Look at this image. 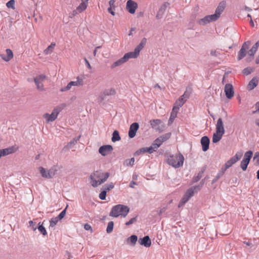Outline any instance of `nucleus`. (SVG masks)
Returning a JSON list of instances; mask_svg holds the SVG:
<instances>
[{
    "instance_id": "obj_49",
    "label": "nucleus",
    "mask_w": 259,
    "mask_h": 259,
    "mask_svg": "<svg viewBox=\"0 0 259 259\" xmlns=\"http://www.w3.org/2000/svg\"><path fill=\"white\" fill-rule=\"evenodd\" d=\"M253 161L256 164L259 165V152H256L255 153Z\"/></svg>"
},
{
    "instance_id": "obj_59",
    "label": "nucleus",
    "mask_w": 259,
    "mask_h": 259,
    "mask_svg": "<svg viewBox=\"0 0 259 259\" xmlns=\"http://www.w3.org/2000/svg\"><path fill=\"white\" fill-rule=\"evenodd\" d=\"M255 108L256 109L255 112L259 111V101L255 104Z\"/></svg>"
},
{
    "instance_id": "obj_46",
    "label": "nucleus",
    "mask_w": 259,
    "mask_h": 259,
    "mask_svg": "<svg viewBox=\"0 0 259 259\" xmlns=\"http://www.w3.org/2000/svg\"><path fill=\"white\" fill-rule=\"evenodd\" d=\"M146 149H147V147L142 148L139 149L138 150H137L136 152V154L138 155L143 154L145 152H147Z\"/></svg>"
},
{
    "instance_id": "obj_54",
    "label": "nucleus",
    "mask_w": 259,
    "mask_h": 259,
    "mask_svg": "<svg viewBox=\"0 0 259 259\" xmlns=\"http://www.w3.org/2000/svg\"><path fill=\"white\" fill-rule=\"evenodd\" d=\"M66 214V209L63 210L57 217V218L59 220L62 219Z\"/></svg>"
},
{
    "instance_id": "obj_11",
    "label": "nucleus",
    "mask_w": 259,
    "mask_h": 259,
    "mask_svg": "<svg viewBox=\"0 0 259 259\" xmlns=\"http://www.w3.org/2000/svg\"><path fill=\"white\" fill-rule=\"evenodd\" d=\"M46 78V76L44 74L39 75L34 78V80L38 90L40 91H43L44 90V85L42 82Z\"/></svg>"
},
{
    "instance_id": "obj_61",
    "label": "nucleus",
    "mask_w": 259,
    "mask_h": 259,
    "mask_svg": "<svg viewBox=\"0 0 259 259\" xmlns=\"http://www.w3.org/2000/svg\"><path fill=\"white\" fill-rule=\"evenodd\" d=\"M253 47L257 50L258 48L259 47V40L256 42V44L253 46Z\"/></svg>"
},
{
    "instance_id": "obj_25",
    "label": "nucleus",
    "mask_w": 259,
    "mask_h": 259,
    "mask_svg": "<svg viewBox=\"0 0 259 259\" xmlns=\"http://www.w3.org/2000/svg\"><path fill=\"white\" fill-rule=\"evenodd\" d=\"M226 2L224 1L221 2L219 6H218L217 8L216 9L215 14L218 15L219 18H220L221 14L224 10L225 7H226Z\"/></svg>"
},
{
    "instance_id": "obj_58",
    "label": "nucleus",
    "mask_w": 259,
    "mask_h": 259,
    "mask_svg": "<svg viewBox=\"0 0 259 259\" xmlns=\"http://www.w3.org/2000/svg\"><path fill=\"white\" fill-rule=\"evenodd\" d=\"M84 228L86 230H91V231H92V229L91 226L89 224H85L84 225Z\"/></svg>"
},
{
    "instance_id": "obj_23",
    "label": "nucleus",
    "mask_w": 259,
    "mask_h": 259,
    "mask_svg": "<svg viewBox=\"0 0 259 259\" xmlns=\"http://www.w3.org/2000/svg\"><path fill=\"white\" fill-rule=\"evenodd\" d=\"M201 144L203 151H207L209 148V139L207 137L204 136L201 139Z\"/></svg>"
},
{
    "instance_id": "obj_20",
    "label": "nucleus",
    "mask_w": 259,
    "mask_h": 259,
    "mask_svg": "<svg viewBox=\"0 0 259 259\" xmlns=\"http://www.w3.org/2000/svg\"><path fill=\"white\" fill-rule=\"evenodd\" d=\"M140 53L135 49L134 52L127 53L123 56L126 62L131 58H136L139 55Z\"/></svg>"
},
{
    "instance_id": "obj_12",
    "label": "nucleus",
    "mask_w": 259,
    "mask_h": 259,
    "mask_svg": "<svg viewBox=\"0 0 259 259\" xmlns=\"http://www.w3.org/2000/svg\"><path fill=\"white\" fill-rule=\"evenodd\" d=\"M1 58L6 62L10 61L14 57L12 51L10 49H7L4 53L0 54Z\"/></svg>"
},
{
    "instance_id": "obj_38",
    "label": "nucleus",
    "mask_w": 259,
    "mask_h": 259,
    "mask_svg": "<svg viewBox=\"0 0 259 259\" xmlns=\"http://www.w3.org/2000/svg\"><path fill=\"white\" fill-rule=\"evenodd\" d=\"M249 163V162H248L246 160H245L244 159H243L241 161L240 166L243 170L245 171L246 170Z\"/></svg>"
},
{
    "instance_id": "obj_19",
    "label": "nucleus",
    "mask_w": 259,
    "mask_h": 259,
    "mask_svg": "<svg viewBox=\"0 0 259 259\" xmlns=\"http://www.w3.org/2000/svg\"><path fill=\"white\" fill-rule=\"evenodd\" d=\"M185 95V93L183 95L181 96L178 100L176 101L175 106L173 107V111H175L176 110H179V108L185 103L186 100L184 98Z\"/></svg>"
},
{
    "instance_id": "obj_60",
    "label": "nucleus",
    "mask_w": 259,
    "mask_h": 259,
    "mask_svg": "<svg viewBox=\"0 0 259 259\" xmlns=\"http://www.w3.org/2000/svg\"><path fill=\"white\" fill-rule=\"evenodd\" d=\"M85 64L87 66V67L89 68V69H91V66L90 64V63L89 62V61L86 59H85Z\"/></svg>"
},
{
    "instance_id": "obj_45",
    "label": "nucleus",
    "mask_w": 259,
    "mask_h": 259,
    "mask_svg": "<svg viewBox=\"0 0 259 259\" xmlns=\"http://www.w3.org/2000/svg\"><path fill=\"white\" fill-rule=\"evenodd\" d=\"M135 162L134 158H132L130 159L126 160L125 161V164L127 166H133Z\"/></svg>"
},
{
    "instance_id": "obj_47",
    "label": "nucleus",
    "mask_w": 259,
    "mask_h": 259,
    "mask_svg": "<svg viewBox=\"0 0 259 259\" xmlns=\"http://www.w3.org/2000/svg\"><path fill=\"white\" fill-rule=\"evenodd\" d=\"M80 137L77 139H74L72 141H71L70 142H69L67 146L68 148H70L72 147V145H75L77 143V141L79 140Z\"/></svg>"
},
{
    "instance_id": "obj_56",
    "label": "nucleus",
    "mask_w": 259,
    "mask_h": 259,
    "mask_svg": "<svg viewBox=\"0 0 259 259\" xmlns=\"http://www.w3.org/2000/svg\"><path fill=\"white\" fill-rule=\"evenodd\" d=\"M136 221V218H132L129 221L127 222L126 223H125V225L126 226H129L130 225H132L133 224L134 222H135Z\"/></svg>"
},
{
    "instance_id": "obj_52",
    "label": "nucleus",
    "mask_w": 259,
    "mask_h": 259,
    "mask_svg": "<svg viewBox=\"0 0 259 259\" xmlns=\"http://www.w3.org/2000/svg\"><path fill=\"white\" fill-rule=\"evenodd\" d=\"M157 149L152 144L150 147H147V152L152 153L155 151Z\"/></svg>"
},
{
    "instance_id": "obj_27",
    "label": "nucleus",
    "mask_w": 259,
    "mask_h": 259,
    "mask_svg": "<svg viewBox=\"0 0 259 259\" xmlns=\"http://www.w3.org/2000/svg\"><path fill=\"white\" fill-rule=\"evenodd\" d=\"M126 62V61L125 60L124 57L121 58L120 59H118V60L114 62L112 65H111V68H114L117 66H120L122 64Z\"/></svg>"
},
{
    "instance_id": "obj_18",
    "label": "nucleus",
    "mask_w": 259,
    "mask_h": 259,
    "mask_svg": "<svg viewBox=\"0 0 259 259\" xmlns=\"http://www.w3.org/2000/svg\"><path fill=\"white\" fill-rule=\"evenodd\" d=\"M139 127V124L137 122L132 123L128 131V136L131 138H134L136 134V132Z\"/></svg>"
},
{
    "instance_id": "obj_9",
    "label": "nucleus",
    "mask_w": 259,
    "mask_h": 259,
    "mask_svg": "<svg viewBox=\"0 0 259 259\" xmlns=\"http://www.w3.org/2000/svg\"><path fill=\"white\" fill-rule=\"evenodd\" d=\"M170 136V134H167L160 136L153 142L152 145L157 149L161 145L163 142L169 138Z\"/></svg>"
},
{
    "instance_id": "obj_40",
    "label": "nucleus",
    "mask_w": 259,
    "mask_h": 259,
    "mask_svg": "<svg viewBox=\"0 0 259 259\" xmlns=\"http://www.w3.org/2000/svg\"><path fill=\"white\" fill-rule=\"evenodd\" d=\"M113 222L111 221L108 223L106 229L107 233H110L113 231Z\"/></svg>"
},
{
    "instance_id": "obj_34",
    "label": "nucleus",
    "mask_w": 259,
    "mask_h": 259,
    "mask_svg": "<svg viewBox=\"0 0 259 259\" xmlns=\"http://www.w3.org/2000/svg\"><path fill=\"white\" fill-rule=\"evenodd\" d=\"M38 227L37 229L39 232L42 234L44 236H46L47 235V232L45 229V228L43 226L42 224H40V223L38 224Z\"/></svg>"
},
{
    "instance_id": "obj_50",
    "label": "nucleus",
    "mask_w": 259,
    "mask_h": 259,
    "mask_svg": "<svg viewBox=\"0 0 259 259\" xmlns=\"http://www.w3.org/2000/svg\"><path fill=\"white\" fill-rule=\"evenodd\" d=\"M257 50L253 46L252 48L249 51L248 55L250 56H253Z\"/></svg>"
},
{
    "instance_id": "obj_48",
    "label": "nucleus",
    "mask_w": 259,
    "mask_h": 259,
    "mask_svg": "<svg viewBox=\"0 0 259 259\" xmlns=\"http://www.w3.org/2000/svg\"><path fill=\"white\" fill-rule=\"evenodd\" d=\"M253 72V69L251 68H246L243 70L244 74L247 75Z\"/></svg>"
},
{
    "instance_id": "obj_53",
    "label": "nucleus",
    "mask_w": 259,
    "mask_h": 259,
    "mask_svg": "<svg viewBox=\"0 0 259 259\" xmlns=\"http://www.w3.org/2000/svg\"><path fill=\"white\" fill-rule=\"evenodd\" d=\"M220 54V51H218L216 50H212L210 51V55L212 56L217 57Z\"/></svg>"
},
{
    "instance_id": "obj_8",
    "label": "nucleus",
    "mask_w": 259,
    "mask_h": 259,
    "mask_svg": "<svg viewBox=\"0 0 259 259\" xmlns=\"http://www.w3.org/2000/svg\"><path fill=\"white\" fill-rule=\"evenodd\" d=\"M83 84V81L82 78L78 76L76 77V81H71L69 82L66 87H65L63 88H62L61 89V92L67 91L70 90L72 86H81V85H82Z\"/></svg>"
},
{
    "instance_id": "obj_30",
    "label": "nucleus",
    "mask_w": 259,
    "mask_h": 259,
    "mask_svg": "<svg viewBox=\"0 0 259 259\" xmlns=\"http://www.w3.org/2000/svg\"><path fill=\"white\" fill-rule=\"evenodd\" d=\"M147 42V39L146 38H143L140 44L135 48L140 53L141 50L143 49V48L145 46Z\"/></svg>"
},
{
    "instance_id": "obj_6",
    "label": "nucleus",
    "mask_w": 259,
    "mask_h": 259,
    "mask_svg": "<svg viewBox=\"0 0 259 259\" xmlns=\"http://www.w3.org/2000/svg\"><path fill=\"white\" fill-rule=\"evenodd\" d=\"M64 105L55 107L51 114L46 113L44 115V117L46 119L47 122L54 121L57 118L59 113L63 109Z\"/></svg>"
},
{
    "instance_id": "obj_21",
    "label": "nucleus",
    "mask_w": 259,
    "mask_h": 259,
    "mask_svg": "<svg viewBox=\"0 0 259 259\" xmlns=\"http://www.w3.org/2000/svg\"><path fill=\"white\" fill-rule=\"evenodd\" d=\"M216 132L223 135L225 133V129L223 125L222 119L220 118L217 121L216 124Z\"/></svg>"
},
{
    "instance_id": "obj_2",
    "label": "nucleus",
    "mask_w": 259,
    "mask_h": 259,
    "mask_svg": "<svg viewBox=\"0 0 259 259\" xmlns=\"http://www.w3.org/2000/svg\"><path fill=\"white\" fill-rule=\"evenodd\" d=\"M130 211V208L125 205L117 204L113 206L110 212V215L117 218L120 215L125 217Z\"/></svg>"
},
{
    "instance_id": "obj_39",
    "label": "nucleus",
    "mask_w": 259,
    "mask_h": 259,
    "mask_svg": "<svg viewBox=\"0 0 259 259\" xmlns=\"http://www.w3.org/2000/svg\"><path fill=\"white\" fill-rule=\"evenodd\" d=\"M59 221V220L57 217L51 219L50 221V227H54Z\"/></svg>"
},
{
    "instance_id": "obj_42",
    "label": "nucleus",
    "mask_w": 259,
    "mask_h": 259,
    "mask_svg": "<svg viewBox=\"0 0 259 259\" xmlns=\"http://www.w3.org/2000/svg\"><path fill=\"white\" fill-rule=\"evenodd\" d=\"M15 0H10L7 4L6 6L8 8H12V9H15Z\"/></svg>"
},
{
    "instance_id": "obj_7",
    "label": "nucleus",
    "mask_w": 259,
    "mask_h": 259,
    "mask_svg": "<svg viewBox=\"0 0 259 259\" xmlns=\"http://www.w3.org/2000/svg\"><path fill=\"white\" fill-rule=\"evenodd\" d=\"M195 189L196 188L195 187H192L186 191L179 202L178 205L179 207L183 206L189 200V199L193 196Z\"/></svg>"
},
{
    "instance_id": "obj_3",
    "label": "nucleus",
    "mask_w": 259,
    "mask_h": 259,
    "mask_svg": "<svg viewBox=\"0 0 259 259\" xmlns=\"http://www.w3.org/2000/svg\"><path fill=\"white\" fill-rule=\"evenodd\" d=\"M184 157L182 154L179 153L175 155H170L167 159L168 164L177 168L183 165Z\"/></svg>"
},
{
    "instance_id": "obj_26",
    "label": "nucleus",
    "mask_w": 259,
    "mask_h": 259,
    "mask_svg": "<svg viewBox=\"0 0 259 259\" xmlns=\"http://www.w3.org/2000/svg\"><path fill=\"white\" fill-rule=\"evenodd\" d=\"M258 83V80L256 78H253L249 82L247 88L249 90L253 89L256 87Z\"/></svg>"
},
{
    "instance_id": "obj_33",
    "label": "nucleus",
    "mask_w": 259,
    "mask_h": 259,
    "mask_svg": "<svg viewBox=\"0 0 259 259\" xmlns=\"http://www.w3.org/2000/svg\"><path fill=\"white\" fill-rule=\"evenodd\" d=\"M252 154H253V153H252V152L251 151H247L245 153V154L244 155V158H243V159L249 162L251 158L252 157Z\"/></svg>"
},
{
    "instance_id": "obj_63",
    "label": "nucleus",
    "mask_w": 259,
    "mask_h": 259,
    "mask_svg": "<svg viewBox=\"0 0 259 259\" xmlns=\"http://www.w3.org/2000/svg\"><path fill=\"white\" fill-rule=\"evenodd\" d=\"M100 48V47H96V49H95V50H94V53H93V54H94V56H96V54H97V50L98 49Z\"/></svg>"
},
{
    "instance_id": "obj_41",
    "label": "nucleus",
    "mask_w": 259,
    "mask_h": 259,
    "mask_svg": "<svg viewBox=\"0 0 259 259\" xmlns=\"http://www.w3.org/2000/svg\"><path fill=\"white\" fill-rule=\"evenodd\" d=\"M115 93V90L113 88L110 89L109 90H106L104 92V94L106 96L114 95Z\"/></svg>"
},
{
    "instance_id": "obj_44",
    "label": "nucleus",
    "mask_w": 259,
    "mask_h": 259,
    "mask_svg": "<svg viewBox=\"0 0 259 259\" xmlns=\"http://www.w3.org/2000/svg\"><path fill=\"white\" fill-rule=\"evenodd\" d=\"M29 227L34 231L37 228L36 223H34L33 221H30L29 222Z\"/></svg>"
},
{
    "instance_id": "obj_36",
    "label": "nucleus",
    "mask_w": 259,
    "mask_h": 259,
    "mask_svg": "<svg viewBox=\"0 0 259 259\" xmlns=\"http://www.w3.org/2000/svg\"><path fill=\"white\" fill-rule=\"evenodd\" d=\"M209 20L208 19V16H205V17H204L202 19H200L199 21H198V23L200 25H205L208 23H209Z\"/></svg>"
},
{
    "instance_id": "obj_17",
    "label": "nucleus",
    "mask_w": 259,
    "mask_h": 259,
    "mask_svg": "<svg viewBox=\"0 0 259 259\" xmlns=\"http://www.w3.org/2000/svg\"><path fill=\"white\" fill-rule=\"evenodd\" d=\"M113 150V148L111 145H104L100 147L99 152L103 156H106L110 153Z\"/></svg>"
},
{
    "instance_id": "obj_43",
    "label": "nucleus",
    "mask_w": 259,
    "mask_h": 259,
    "mask_svg": "<svg viewBox=\"0 0 259 259\" xmlns=\"http://www.w3.org/2000/svg\"><path fill=\"white\" fill-rule=\"evenodd\" d=\"M209 22L215 21L218 20L219 18L215 13L212 15H207Z\"/></svg>"
},
{
    "instance_id": "obj_57",
    "label": "nucleus",
    "mask_w": 259,
    "mask_h": 259,
    "mask_svg": "<svg viewBox=\"0 0 259 259\" xmlns=\"http://www.w3.org/2000/svg\"><path fill=\"white\" fill-rule=\"evenodd\" d=\"M78 13V11L76 10H74L72 11L71 13L70 14L69 17L70 18H73L75 16H76Z\"/></svg>"
},
{
    "instance_id": "obj_51",
    "label": "nucleus",
    "mask_w": 259,
    "mask_h": 259,
    "mask_svg": "<svg viewBox=\"0 0 259 259\" xmlns=\"http://www.w3.org/2000/svg\"><path fill=\"white\" fill-rule=\"evenodd\" d=\"M107 191L106 190H104L102 191L99 194V198L101 200H105L106 196Z\"/></svg>"
},
{
    "instance_id": "obj_16",
    "label": "nucleus",
    "mask_w": 259,
    "mask_h": 259,
    "mask_svg": "<svg viewBox=\"0 0 259 259\" xmlns=\"http://www.w3.org/2000/svg\"><path fill=\"white\" fill-rule=\"evenodd\" d=\"M224 91L227 98L231 99L234 95L233 85L230 83H227L225 86Z\"/></svg>"
},
{
    "instance_id": "obj_28",
    "label": "nucleus",
    "mask_w": 259,
    "mask_h": 259,
    "mask_svg": "<svg viewBox=\"0 0 259 259\" xmlns=\"http://www.w3.org/2000/svg\"><path fill=\"white\" fill-rule=\"evenodd\" d=\"M88 2L81 1V4L76 8L78 13H81L87 9Z\"/></svg>"
},
{
    "instance_id": "obj_31",
    "label": "nucleus",
    "mask_w": 259,
    "mask_h": 259,
    "mask_svg": "<svg viewBox=\"0 0 259 259\" xmlns=\"http://www.w3.org/2000/svg\"><path fill=\"white\" fill-rule=\"evenodd\" d=\"M120 140L119 132L117 131H114L112 134V141L113 142L118 141Z\"/></svg>"
},
{
    "instance_id": "obj_29",
    "label": "nucleus",
    "mask_w": 259,
    "mask_h": 259,
    "mask_svg": "<svg viewBox=\"0 0 259 259\" xmlns=\"http://www.w3.org/2000/svg\"><path fill=\"white\" fill-rule=\"evenodd\" d=\"M223 135V134L221 133H218V132H216L213 135L212 142L213 143L218 142L222 139Z\"/></svg>"
},
{
    "instance_id": "obj_22",
    "label": "nucleus",
    "mask_w": 259,
    "mask_h": 259,
    "mask_svg": "<svg viewBox=\"0 0 259 259\" xmlns=\"http://www.w3.org/2000/svg\"><path fill=\"white\" fill-rule=\"evenodd\" d=\"M139 243L146 247H149L151 245V241L148 236H146L143 238L139 240Z\"/></svg>"
},
{
    "instance_id": "obj_4",
    "label": "nucleus",
    "mask_w": 259,
    "mask_h": 259,
    "mask_svg": "<svg viewBox=\"0 0 259 259\" xmlns=\"http://www.w3.org/2000/svg\"><path fill=\"white\" fill-rule=\"evenodd\" d=\"M243 155V152L242 151L237 152L235 155L231 158L228 161L226 162L225 164V167L222 168L220 172L222 175H223L225 171L230 167L232 165L235 164L237 161L239 160Z\"/></svg>"
},
{
    "instance_id": "obj_24",
    "label": "nucleus",
    "mask_w": 259,
    "mask_h": 259,
    "mask_svg": "<svg viewBox=\"0 0 259 259\" xmlns=\"http://www.w3.org/2000/svg\"><path fill=\"white\" fill-rule=\"evenodd\" d=\"M109 7L108 8V12L112 16L115 15V11L116 8L115 0H110L109 2Z\"/></svg>"
},
{
    "instance_id": "obj_62",
    "label": "nucleus",
    "mask_w": 259,
    "mask_h": 259,
    "mask_svg": "<svg viewBox=\"0 0 259 259\" xmlns=\"http://www.w3.org/2000/svg\"><path fill=\"white\" fill-rule=\"evenodd\" d=\"M136 185V183L133 181H132L131 183H130V187H132V188H134V186Z\"/></svg>"
},
{
    "instance_id": "obj_13",
    "label": "nucleus",
    "mask_w": 259,
    "mask_h": 259,
    "mask_svg": "<svg viewBox=\"0 0 259 259\" xmlns=\"http://www.w3.org/2000/svg\"><path fill=\"white\" fill-rule=\"evenodd\" d=\"M138 8V4L136 2L128 0L126 3V9L131 14H134Z\"/></svg>"
},
{
    "instance_id": "obj_1",
    "label": "nucleus",
    "mask_w": 259,
    "mask_h": 259,
    "mask_svg": "<svg viewBox=\"0 0 259 259\" xmlns=\"http://www.w3.org/2000/svg\"><path fill=\"white\" fill-rule=\"evenodd\" d=\"M109 177L108 172H103L101 170L95 171L90 176L91 184L93 187H96L106 181Z\"/></svg>"
},
{
    "instance_id": "obj_10",
    "label": "nucleus",
    "mask_w": 259,
    "mask_h": 259,
    "mask_svg": "<svg viewBox=\"0 0 259 259\" xmlns=\"http://www.w3.org/2000/svg\"><path fill=\"white\" fill-rule=\"evenodd\" d=\"M16 146H11L5 149H0V158L2 156H5L14 153L18 150Z\"/></svg>"
},
{
    "instance_id": "obj_5",
    "label": "nucleus",
    "mask_w": 259,
    "mask_h": 259,
    "mask_svg": "<svg viewBox=\"0 0 259 259\" xmlns=\"http://www.w3.org/2000/svg\"><path fill=\"white\" fill-rule=\"evenodd\" d=\"M38 169L41 176L47 179L54 178L58 171L56 166H53L49 169H46L42 167H39Z\"/></svg>"
},
{
    "instance_id": "obj_55",
    "label": "nucleus",
    "mask_w": 259,
    "mask_h": 259,
    "mask_svg": "<svg viewBox=\"0 0 259 259\" xmlns=\"http://www.w3.org/2000/svg\"><path fill=\"white\" fill-rule=\"evenodd\" d=\"M113 188H114V184L112 183H110L106 186L105 190H106V191H109V190L112 189Z\"/></svg>"
},
{
    "instance_id": "obj_15",
    "label": "nucleus",
    "mask_w": 259,
    "mask_h": 259,
    "mask_svg": "<svg viewBox=\"0 0 259 259\" xmlns=\"http://www.w3.org/2000/svg\"><path fill=\"white\" fill-rule=\"evenodd\" d=\"M250 45L249 42H244L240 50L239 51L238 54V60H240L244 58L246 55L247 50L248 49V47Z\"/></svg>"
},
{
    "instance_id": "obj_32",
    "label": "nucleus",
    "mask_w": 259,
    "mask_h": 259,
    "mask_svg": "<svg viewBox=\"0 0 259 259\" xmlns=\"http://www.w3.org/2000/svg\"><path fill=\"white\" fill-rule=\"evenodd\" d=\"M55 46V44L52 43L46 49L44 50L45 54H51L54 50Z\"/></svg>"
},
{
    "instance_id": "obj_64",
    "label": "nucleus",
    "mask_w": 259,
    "mask_h": 259,
    "mask_svg": "<svg viewBox=\"0 0 259 259\" xmlns=\"http://www.w3.org/2000/svg\"><path fill=\"white\" fill-rule=\"evenodd\" d=\"M255 63L256 64H259V57H257L255 59Z\"/></svg>"
},
{
    "instance_id": "obj_35",
    "label": "nucleus",
    "mask_w": 259,
    "mask_h": 259,
    "mask_svg": "<svg viewBox=\"0 0 259 259\" xmlns=\"http://www.w3.org/2000/svg\"><path fill=\"white\" fill-rule=\"evenodd\" d=\"M178 111V110H176L175 111L172 110L168 121L169 124H171L173 122L175 118L176 117Z\"/></svg>"
},
{
    "instance_id": "obj_37",
    "label": "nucleus",
    "mask_w": 259,
    "mask_h": 259,
    "mask_svg": "<svg viewBox=\"0 0 259 259\" xmlns=\"http://www.w3.org/2000/svg\"><path fill=\"white\" fill-rule=\"evenodd\" d=\"M138 240V237L136 235H132L127 239V241H130L133 245H135Z\"/></svg>"
},
{
    "instance_id": "obj_14",
    "label": "nucleus",
    "mask_w": 259,
    "mask_h": 259,
    "mask_svg": "<svg viewBox=\"0 0 259 259\" xmlns=\"http://www.w3.org/2000/svg\"><path fill=\"white\" fill-rule=\"evenodd\" d=\"M149 122L152 128L159 132H161L163 131L162 128L164 127V126H163L162 127H160V124L162 123L161 120L158 119H152L150 120Z\"/></svg>"
}]
</instances>
